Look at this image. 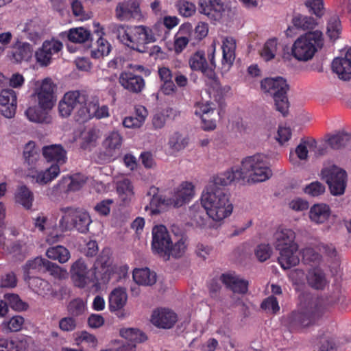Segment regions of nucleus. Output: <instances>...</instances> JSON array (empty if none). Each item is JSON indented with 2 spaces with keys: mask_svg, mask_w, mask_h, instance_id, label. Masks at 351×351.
I'll return each instance as SVG.
<instances>
[{
  "mask_svg": "<svg viewBox=\"0 0 351 351\" xmlns=\"http://www.w3.org/2000/svg\"><path fill=\"white\" fill-rule=\"evenodd\" d=\"M308 285L313 289H324L326 285V279L324 272L320 269L314 268L308 271L306 274Z\"/></svg>",
  "mask_w": 351,
  "mask_h": 351,
  "instance_id": "obj_37",
  "label": "nucleus"
},
{
  "mask_svg": "<svg viewBox=\"0 0 351 351\" xmlns=\"http://www.w3.org/2000/svg\"><path fill=\"white\" fill-rule=\"evenodd\" d=\"M111 51V45L108 40L102 36H99L97 41V49L91 51V57L93 58H99L106 56Z\"/></svg>",
  "mask_w": 351,
  "mask_h": 351,
  "instance_id": "obj_51",
  "label": "nucleus"
},
{
  "mask_svg": "<svg viewBox=\"0 0 351 351\" xmlns=\"http://www.w3.org/2000/svg\"><path fill=\"white\" fill-rule=\"evenodd\" d=\"M292 23L297 29L303 30L313 29L317 25L315 20L313 17L301 14H296L293 16Z\"/></svg>",
  "mask_w": 351,
  "mask_h": 351,
  "instance_id": "obj_46",
  "label": "nucleus"
},
{
  "mask_svg": "<svg viewBox=\"0 0 351 351\" xmlns=\"http://www.w3.org/2000/svg\"><path fill=\"white\" fill-rule=\"evenodd\" d=\"M117 191L123 204H128L134 196V188L128 179H123L117 183Z\"/></svg>",
  "mask_w": 351,
  "mask_h": 351,
  "instance_id": "obj_41",
  "label": "nucleus"
},
{
  "mask_svg": "<svg viewBox=\"0 0 351 351\" xmlns=\"http://www.w3.org/2000/svg\"><path fill=\"white\" fill-rule=\"evenodd\" d=\"M332 69L341 80H348L351 78V47L347 51L344 58H336L333 60Z\"/></svg>",
  "mask_w": 351,
  "mask_h": 351,
  "instance_id": "obj_24",
  "label": "nucleus"
},
{
  "mask_svg": "<svg viewBox=\"0 0 351 351\" xmlns=\"http://www.w3.org/2000/svg\"><path fill=\"white\" fill-rule=\"evenodd\" d=\"M56 84L50 78L43 80L39 88L36 90L35 95L40 108L42 110H51L56 101Z\"/></svg>",
  "mask_w": 351,
  "mask_h": 351,
  "instance_id": "obj_14",
  "label": "nucleus"
},
{
  "mask_svg": "<svg viewBox=\"0 0 351 351\" xmlns=\"http://www.w3.org/2000/svg\"><path fill=\"white\" fill-rule=\"evenodd\" d=\"M178 10L181 15L189 17L195 14L196 6L194 3L185 1L179 4Z\"/></svg>",
  "mask_w": 351,
  "mask_h": 351,
  "instance_id": "obj_63",
  "label": "nucleus"
},
{
  "mask_svg": "<svg viewBox=\"0 0 351 351\" xmlns=\"http://www.w3.org/2000/svg\"><path fill=\"white\" fill-rule=\"evenodd\" d=\"M17 108V95L10 88L3 89L0 92V112L6 118L14 117Z\"/></svg>",
  "mask_w": 351,
  "mask_h": 351,
  "instance_id": "obj_20",
  "label": "nucleus"
},
{
  "mask_svg": "<svg viewBox=\"0 0 351 351\" xmlns=\"http://www.w3.org/2000/svg\"><path fill=\"white\" fill-rule=\"evenodd\" d=\"M85 309V303L80 298H76L71 300L67 306V311L73 317L82 315L84 313Z\"/></svg>",
  "mask_w": 351,
  "mask_h": 351,
  "instance_id": "obj_54",
  "label": "nucleus"
},
{
  "mask_svg": "<svg viewBox=\"0 0 351 351\" xmlns=\"http://www.w3.org/2000/svg\"><path fill=\"white\" fill-rule=\"evenodd\" d=\"M158 193V189L155 186L150 187L147 193L148 196L152 195V197L150 198L149 204L145 206V210H149L152 216L160 213L159 207L161 205L170 206L167 204L169 197H162Z\"/></svg>",
  "mask_w": 351,
  "mask_h": 351,
  "instance_id": "obj_31",
  "label": "nucleus"
},
{
  "mask_svg": "<svg viewBox=\"0 0 351 351\" xmlns=\"http://www.w3.org/2000/svg\"><path fill=\"white\" fill-rule=\"evenodd\" d=\"M46 256L49 258L58 261L60 263L67 262L70 258L69 251L62 245H56L49 247Z\"/></svg>",
  "mask_w": 351,
  "mask_h": 351,
  "instance_id": "obj_42",
  "label": "nucleus"
},
{
  "mask_svg": "<svg viewBox=\"0 0 351 351\" xmlns=\"http://www.w3.org/2000/svg\"><path fill=\"white\" fill-rule=\"evenodd\" d=\"M70 273L74 285L78 288H84L90 282L89 270L82 258L73 263Z\"/></svg>",
  "mask_w": 351,
  "mask_h": 351,
  "instance_id": "obj_22",
  "label": "nucleus"
},
{
  "mask_svg": "<svg viewBox=\"0 0 351 351\" xmlns=\"http://www.w3.org/2000/svg\"><path fill=\"white\" fill-rule=\"evenodd\" d=\"M215 51V48H210L208 50L209 63L205 58L204 51H196L189 59L191 69L193 71H201L209 79H213L215 77V69L216 67Z\"/></svg>",
  "mask_w": 351,
  "mask_h": 351,
  "instance_id": "obj_11",
  "label": "nucleus"
},
{
  "mask_svg": "<svg viewBox=\"0 0 351 351\" xmlns=\"http://www.w3.org/2000/svg\"><path fill=\"white\" fill-rule=\"evenodd\" d=\"M28 284L31 289L43 297L53 295V290L49 282L38 277H29Z\"/></svg>",
  "mask_w": 351,
  "mask_h": 351,
  "instance_id": "obj_36",
  "label": "nucleus"
},
{
  "mask_svg": "<svg viewBox=\"0 0 351 351\" xmlns=\"http://www.w3.org/2000/svg\"><path fill=\"white\" fill-rule=\"evenodd\" d=\"M113 32L121 43L142 53L148 51V44L156 41L152 29L145 25L129 27L124 25H116Z\"/></svg>",
  "mask_w": 351,
  "mask_h": 351,
  "instance_id": "obj_3",
  "label": "nucleus"
},
{
  "mask_svg": "<svg viewBox=\"0 0 351 351\" xmlns=\"http://www.w3.org/2000/svg\"><path fill=\"white\" fill-rule=\"evenodd\" d=\"M247 176L254 182H261L268 180L272 176L267 158L261 154L247 156L241 161V167H232L230 169L214 176L215 178H228L229 182L221 185L225 186L232 182L243 180Z\"/></svg>",
  "mask_w": 351,
  "mask_h": 351,
  "instance_id": "obj_2",
  "label": "nucleus"
},
{
  "mask_svg": "<svg viewBox=\"0 0 351 351\" xmlns=\"http://www.w3.org/2000/svg\"><path fill=\"white\" fill-rule=\"evenodd\" d=\"M328 143L332 149H339L351 143V135L344 132H339L330 137Z\"/></svg>",
  "mask_w": 351,
  "mask_h": 351,
  "instance_id": "obj_48",
  "label": "nucleus"
},
{
  "mask_svg": "<svg viewBox=\"0 0 351 351\" xmlns=\"http://www.w3.org/2000/svg\"><path fill=\"white\" fill-rule=\"evenodd\" d=\"M132 276L134 280L141 285L152 286L156 282V274L147 267L135 269Z\"/></svg>",
  "mask_w": 351,
  "mask_h": 351,
  "instance_id": "obj_34",
  "label": "nucleus"
},
{
  "mask_svg": "<svg viewBox=\"0 0 351 351\" xmlns=\"http://www.w3.org/2000/svg\"><path fill=\"white\" fill-rule=\"evenodd\" d=\"M261 308L267 312H271L272 314H276L280 311L278 301L274 295H270L263 300Z\"/></svg>",
  "mask_w": 351,
  "mask_h": 351,
  "instance_id": "obj_56",
  "label": "nucleus"
},
{
  "mask_svg": "<svg viewBox=\"0 0 351 351\" xmlns=\"http://www.w3.org/2000/svg\"><path fill=\"white\" fill-rule=\"evenodd\" d=\"M223 57L221 64L223 69L228 70L232 65L235 59L236 42L231 37L226 38L222 45Z\"/></svg>",
  "mask_w": 351,
  "mask_h": 351,
  "instance_id": "obj_29",
  "label": "nucleus"
},
{
  "mask_svg": "<svg viewBox=\"0 0 351 351\" xmlns=\"http://www.w3.org/2000/svg\"><path fill=\"white\" fill-rule=\"evenodd\" d=\"M113 203L111 199H104L96 204L95 211L100 215L107 216L110 212V206Z\"/></svg>",
  "mask_w": 351,
  "mask_h": 351,
  "instance_id": "obj_62",
  "label": "nucleus"
},
{
  "mask_svg": "<svg viewBox=\"0 0 351 351\" xmlns=\"http://www.w3.org/2000/svg\"><path fill=\"white\" fill-rule=\"evenodd\" d=\"M278 44L276 38L267 40L261 51V57L266 61L274 59L277 53Z\"/></svg>",
  "mask_w": 351,
  "mask_h": 351,
  "instance_id": "obj_49",
  "label": "nucleus"
},
{
  "mask_svg": "<svg viewBox=\"0 0 351 351\" xmlns=\"http://www.w3.org/2000/svg\"><path fill=\"white\" fill-rule=\"evenodd\" d=\"M186 144V140L183 138L182 135L178 132L173 134L169 140V145L170 148L174 151H180L184 149Z\"/></svg>",
  "mask_w": 351,
  "mask_h": 351,
  "instance_id": "obj_57",
  "label": "nucleus"
},
{
  "mask_svg": "<svg viewBox=\"0 0 351 351\" xmlns=\"http://www.w3.org/2000/svg\"><path fill=\"white\" fill-rule=\"evenodd\" d=\"M308 12L315 15L317 18H321L325 13L324 0H306L304 3Z\"/></svg>",
  "mask_w": 351,
  "mask_h": 351,
  "instance_id": "obj_53",
  "label": "nucleus"
},
{
  "mask_svg": "<svg viewBox=\"0 0 351 351\" xmlns=\"http://www.w3.org/2000/svg\"><path fill=\"white\" fill-rule=\"evenodd\" d=\"M33 53L32 45L17 38L12 45L7 56L12 62L21 64L23 62H29L32 58Z\"/></svg>",
  "mask_w": 351,
  "mask_h": 351,
  "instance_id": "obj_15",
  "label": "nucleus"
},
{
  "mask_svg": "<svg viewBox=\"0 0 351 351\" xmlns=\"http://www.w3.org/2000/svg\"><path fill=\"white\" fill-rule=\"evenodd\" d=\"M88 96L79 90H71L66 93L58 104V112L60 117L67 118L73 112L76 122H87L89 112L87 110Z\"/></svg>",
  "mask_w": 351,
  "mask_h": 351,
  "instance_id": "obj_5",
  "label": "nucleus"
},
{
  "mask_svg": "<svg viewBox=\"0 0 351 351\" xmlns=\"http://www.w3.org/2000/svg\"><path fill=\"white\" fill-rule=\"evenodd\" d=\"M198 4L199 12L215 21L221 20L226 10L221 0H199Z\"/></svg>",
  "mask_w": 351,
  "mask_h": 351,
  "instance_id": "obj_18",
  "label": "nucleus"
},
{
  "mask_svg": "<svg viewBox=\"0 0 351 351\" xmlns=\"http://www.w3.org/2000/svg\"><path fill=\"white\" fill-rule=\"evenodd\" d=\"M43 156L48 162H54L50 167L45 171L38 172L33 176L36 182L40 184H46L58 177L60 174V165L66 162V152L60 145H51L43 147Z\"/></svg>",
  "mask_w": 351,
  "mask_h": 351,
  "instance_id": "obj_6",
  "label": "nucleus"
},
{
  "mask_svg": "<svg viewBox=\"0 0 351 351\" xmlns=\"http://www.w3.org/2000/svg\"><path fill=\"white\" fill-rule=\"evenodd\" d=\"M324 45L323 34L320 31L309 32L296 39L291 47L292 56L299 61L311 60Z\"/></svg>",
  "mask_w": 351,
  "mask_h": 351,
  "instance_id": "obj_7",
  "label": "nucleus"
},
{
  "mask_svg": "<svg viewBox=\"0 0 351 351\" xmlns=\"http://www.w3.org/2000/svg\"><path fill=\"white\" fill-rule=\"evenodd\" d=\"M41 108L36 107H29L25 110L27 118L32 122L43 123L46 120V113Z\"/></svg>",
  "mask_w": 351,
  "mask_h": 351,
  "instance_id": "obj_55",
  "label": "nucleus"
},
{
  "mask_svg": "<svg viewBox=\"0 0 351 351\" xmlns=\"http://www.w3.org/2000/svg\"><path fill=\"white\" fill-rule=\"evenodd\" d=\"M128 295L125 289L118 287L113 289L108 297V306L110 312L122 309L126 304Z\"/></svg>",
  "mask_w": 351,
  "mask_h": 351,
  "instance_id": "obj_30",
  "label": "nucleus"
},
{
  "mask_svg": "<svg viewBox=\"0 0 351 351\" xmlns=\"http://www.w3.org/2000/svg\"><path fill=\"white\" fill-rule=\"evenodd\" d=\"M302 261L305 264L318 265L322 261V255L312 247H306L302 251Z\"/></svg>",
  "mask_w": 351,
  "mask_h": 351,
  "instance_id": "obj_52",
  "label": "nucleus"
},
{
  "mask_svg": "<svg viewBox=\"0 0 351 351\" xmlns=\"http://www.w3.org/2000/svg\"><path fill=\"white\" fill-rule=\"evenodd\" d=\"M331 215L330 206L324 203L313 204L309 210L308 217L311 222L322 224L327 221Z\"/></svg>",
  "mask_w": 351,
  "mask_h": 351,
  "instance_id": "obj_27",
  "label": "nucleus"
},
{
  "mask_svg": "<svg viewBox=\"0 0 351 351\" xmlns=\"http://www.w3.org/2000/svg\"><path fill=\"white\" fill-rule=\"evenodd\" d=\"M15 201L25 209L30 210L34 200L33 192L25 185L19 186L15 193Z\"/></svg>",
  "mask_w": 351,
  "mask_h": 351,
  "instance_id": "obj_35",
  "label": "nucleus"
},
{
  "mask_svg": "<svg viewBox=\"0 0 351 351\" xmlns=\"http://www.w3.org/2000/svg\"><path fill=\"white\" fill-rule=\"evenodd\" d=\"M304 191L312 197H317L324 193L325 186L318 181L313 182L305 186Z\"/></svg>",
  "mask_w": 351,
  "mask_h": 351,
  "instance_id": "obj_58",
  "label": "nucleus"
},
{
  "mask_svg": "<svg viewBox=\"0 0 351 351\" xmlns=\"http://www.w3.org/2000/svg\"><path fill=\"white\" fill-rule=\"evenodd\" d=\"M221 282L234 293H245L248 289V282L239 278L237 276L223 274L221 276Z\"/></svg>",
  "mask_w": 351,
  "mask_h": 351,
  "instance_id": "obj_28",
  "label": "nucleus"
},
{
  "mask_svg": "<svg viewBox=\"0 0 351 351\" xmlns=\"http://www.w3.org/2000/svg\"><path fill=\"white\" fill-rule=\"evenodd\" d=\"M115 16L120 21H129L131 19L140 20L142 14L137 0H123L115 8Z\"/></svg>",
  "mask_w": 351,
  "mask_h": 351,
  "instance_id": "obj_16",
  "label": "nucleus"
},
{
  "mask_svg": "<svg viewBox=\"0 0 351 351\" xmlns=\"http://www.w3.org/2000/svg\"><path fill=\"white\" fill-rule=\"evenodd\" d=\"M186 242V239L184 237H181L178 241L175 242L174 244L171 241V246L169 247L168 256H166L165 260H169L170 256H172L175 258H180L185 253L187 247Z\"/></svg>",
  "mask_w": 351,
  "mask_h": 351,
  "instance_id": "obj_50",
  "label": "nucleus"
},
{
  "mask_svg": "<svg viewBox=\"0 0 351 351\" xmlns=\"http://www.w3.org/2000/svg\"><path fill=\"white\" fill-rule=\"evenodd\" d=\"M322 174L328 184L330 193L333 195L343 194L346 187V171L335 165L325 168Z\"/></svg>",
  "mask_w": 351,
  "mask_h": 351,
  "instance_id": "obj_12",
  "label": "nucleus"
},
{
  "mask_svg": "<svg viewBox=\"0 0 351 351\" xmlns=\"http://www.w3.org/2000/svg\"><path fill=\"white\" fill-rule=\"evenodd\" d=\"M261 88L265 93L272 96L276 110L280 112L283 117L289 112V102L287 92L289 86L282 77H267L261 82Z\"/></svg>",
  "mask_w": 351,
  "mask_h": 351,
  "instance_id": "obj_8",
  "label": "nucleus"
},
{
  "mask_svg": "<svg viewBox=\"0 0 351 351\" xmlns=\"http://www.w3.org/2000/svg\"><path fill=\"white\" fill-rule=\"evenodd\" d=\"M120 335L130 343L136 345V343H143L147 339L146 335L137 328H122L120 330Z\"/></svg>",
  "mask_w": 351,
  "mask_h": 351,
  "instance_id": "obj_45",
  "label": "nucleus"
},
{
  "mask_svg": "<svg viewBox=\"0 0 351 351\" xmlns=\"http://www.w3.org/2000/svg\"><path fill=\"white\" fill-rule=\"evenodd\" d=\"M316 144V142L313 139H305L302 138L299 145L296 147L295 149V154L292 152L290 153L289 160L291 162H296V160L294 158V155L301 160H306L308 158V148L311 149L314 147Z\"/></svg>",
  "mask_w": 351,
  "mask_h": 351,
  "instance_id": "obj_39",
  "label": "nucleus"
},
{
  "mask_svg": "<svg viewBox=\"0 0 351 351\" xmlns=\"http://www.w3.org/2000/svg\"><path fill=\"white\" fill-rule=\"evenodd\" d=\"M40 157V150L36 146L35 142L32 141L28 142L23 149V158L24 163L27 165L29 169L36 168Z\"/></svg>",
  "mask_w": 351,
  "mask_h": 351,
  "instance_id": "obj_33",
  "label": "nucleus"
},
{
  "mask_svg": "<svg viewBox=\"0 0 351 351\" xmlns=\"http://www.w3.org/2000/svg\"><path fill=\"white\" fill-rule=\"evenodd\" d=\"M274 247L280 252L278 261L283 269H289L300 263L295 233L289 228L278 230L274 234Z\"/></svg>",
  "mask_w": 351,
  "mask_h": 351,
  "instance_id": "obj_4",
  "label": "nucleus"
},
{
  "mask_svg": "<svg viewBox=\"0 0 351 351\" xmlns=\"http://www.w3.org/2000/svg\"><path fill=\"white\" fill-rule=\"evenodd\" d=\"M193 195L194 186L191 182H184L174 189L173 194L169 197L167 204L173 207H180L189 202Z\"/></svg>",
  "mask_w": 351,
  "mask_h": 351,
  "instance_id": "obj_21",
  "label": "nucleus"
},
{
  "mask_svg": "<svg viewBox=\"0 0 351 351\" xmlns=\"http://www.w3.org/2000/svg\"><path fill=\"white\" fill-rule=\"evenodd\" d=\"M42 46L52 57L53 55L58 53L63 47L62 43L58 40L52 38L51 40H45Z\"/></svg>",
  "mask_w": 351,
  "mask_h": 351,
  "instance_id": "obj_59",
  "label": "nucleus"
},
{
  "mask_svg": "<svg viewBox=\"0 0 351 351\" xmlns=\"http://www.w3.org/2000/svg\"><path fill=\"white\" fill-rule=\"evenodd\" d=\"M119 83L130 93H141L145 88L144 78L131 71H123L119 74Z\"/></svg>",
  "mask_w": 351,
  "mask_h": 351,
  "instance_id": "obj_17",
  "label": "nucleus"
},
{
  "mask_svg": "<svg viewBox=\"0 0 351 351\" xmlns=\"http://www.w3.org/2000/svg\"><path fill=\"white\" fill-rule=\"evenodd\" d=\"M194 108L195 114L202 119V127L204 130H213L216 128L215 120L212 117L215 109V105L213 103L196 102Z\"/></svg>",
  "mask_w": 351,
  "mask_h": 351,
  "instance_id": "obj_19",
  "label": "nucleus"
},
{
  "mask_svg": "<svg viewBox=\"0 0 351 351\" xmlns=\"http://www.w3.org/2000/svg\"><path fill=\"white\" fill-rule=\"evenodd\" d=\"M322 315L321 306L311 301L305 307L292 311L287 318V324L290 331H299L315 324Z\"/></svg>",
  "mask_w": 351,
  "mask_h": 351,
  "instance_id": "obj_9",
  "label": "nucleus"
},
{
  "mask_svg": "<svg viewBox=\"0 0 351 351\" xmlns=\"http://www.w3.org/2000/svg\"><path fill=\"white\" fill-rule=\"evenodd\" d=\"M63 213L59 225L63 231L76 230L79 232L86 233L91 223L88 213L84 209L75 207H66L61 209Z\"/></svg>",
  "mask_w": 351,
  "mask_h": 351,
  "instance_id": "obj_10",
  "label": "nucleus"
},
{
  "mask_svg": "<svg viewBox=\"0 0 351 351\" xmlns=\"http://www.w3.org/2000/svg\"><path fill=\"white\" fill-rule=\"evenodd\" d=\"M122 144V136L116 131L108 134L104 139L102 145L108 155L112 156L117 151L119 150Z\"/></svg>",
  "mask_w": 351,
  "mask_h": 351,
  "instance_id": "obj_38",
  "label": "nucleus"
},
{
  "mask_svg": "<svg viewBox=\"0 0 351 351\" xmlns=\"http://www.w3.org/2000/svg\"><path fill=\"white\" fill-rule=\"evenodd\" d=\"M87 110L89 112V117L87 118V121L93 118L100 119L110 116L108 106L103 105L99 106L98 100L88 101Z\"/></svg>",
  "mask_w": 351,
  "mask_h": 351,
  "instance_id": "obj_40",
  "label": "nucleus"
},
{
  "mask_svg": "<svg viewBox=\"0 0 351 351\" xmlns=\"http://www.w3.org/2000/svg\"><path fill=\"white\" fill-rule=\"evenodd\" d=\"M59 328L64 332L73 331L76 328V321L73 317H63L59 322Z\"/></svg>",
  "mask_w": 351,
  "mask_h": 351,
  "instance_id": "obj_64",
  "label": "nucleus"
},
{
  "mask_svg": "<svg viewBox=\"0 0 351 351\" xmlns=\"http://www.w3.org/2000/svg\"><path fill=\"white\" fill-rule=\"evenodd\" d=\"M152 250L154 254L165 259L168 256L171 238L164 225H157L152 228Z\"/></svg>",
  "mask_w": 351,
  "mask_h": 351,
  "instance_id": "obj_13",
  "label": "nucleus"
},
{
  "mask_svg": "<svg viewBox=\"0 0 351 351\" xmlns=\"http://www.w3.org/2000/svg\"><path fill=\"white\" fill-rule=\"evenodd\" d=\"M86 178L82 173H75L71 176L63 177L55 186L56 188L64 189L65 191H79L86 183Z\"/></svg>",
  "mask_w": 351,
  "mask_h": 351,
  "instance_id": "obj_26",
  "label": "nucleus"
},
{
  "mask_svg": "<svg viewBox=\"0 0 351 351\" xmlns=\"http://www.w3.org/2000/svg\"><path fill=\"white\" fill-rule=\"evenodd\" d=\"M66 36L68 40L72 43H83L88 40L90 32L84 27H77L71 29Z\"/></svg>",
  "mask_w": 351,
  "mask_h": 351,
  "instance_id": "obj_47",
  "label": "nucleus"
},
{
  "mask_svg": "<svg viewBox=\"0 0 351 351\" xmlns=\"http://www.w3.org/2000/svg\"><path fill=\"white\" fill-rule=\"evenodd\" d=\"M26 346L27 341L24 337L12 340L0 339V351H24Z\"/></svg>",
  "mask_w": 351,
  "mask_h": 351,
  "instance_id": "obj_43",
  "label": "nucleus"
},
{
  "mask_svg": "<svg viewBox=\"0 0 351 351\" xmlns=\"http://www.w3.org/2000/svg\"><path fill=\"white\" fill-rule=\"evenodd\" d=\"M152 323L161 328H171L177 322V315L172 311L161 308L153 311Z\"/></svg>",
  "mask_w": 351,
  "mask_h": 351,
  "instance_id": "obj_23",
  "label": "nucleus"
},
{
  "mask_svg": "<svg viewBox=\"0 0 351 351\" xmlns=\"http://www.w3.org/2000/svg\"><path fill=\"white\" fill-rule=\"evenodd\" d=\"M109 256L105 254L99 255L93 265L94 278L97 280L105 282L109 280L108 264Z\"/></svg>",
  "mask_w": 351,
  "mask_h": 351,
  "instance_id": "obj_32",
  "label": "nucleus"
},
{
  "mask_svg": "<svg viewBox=\"0 0 351 351\" xmlns=\"http://www.w3.org/2000/svg\"><path fill=\"white\" fill-rule=\"evenodd\" d=\"M342 26L339 17L337 14L331 16L327 23L326 34L330 40H335L341 34Z\"/></svg>",
  "mask_w": 351,
  "mask_h": 351,
  "instance_id": "obj_44",
  "label": "nucleus"
},
{
  "mask_svg": "<svg viewBox=\"0 0 351 351\" xmlns=\"http://www.w3.org/2000/svg\"><path fill=\"white\" fill-rule=\"evenodd\" d=\"M35 58L36 62L41 66H47L50 64L52 59V57L43 46L36 51Z\"/></svg>",
  "mask_w": 351,
  "mask_h": 351,
  "instance_id": "obj_61",
  "label": "nucleus"
},
{
  "mask_svg": "<svg viewBox=\"0 0 351 351\" xmlns=\"http://www.w3.org/2000/svg\"><path fill=\"white\" fill-rule=\"evenodd\" d=\"M228 178L210 179L201 197V204H194L189 208V217L193 224L201 228L211 226L213 221H220L231 215L233 206L221 183L230 182Z\"/></svg>",
  "mask_w": 351,
  "mask_h": 351,
  "instance_id": "obj_1",
  "label": "nucleus"
},
{
  "mask_svg": "<svg viewBox=\"0 0 351 351\" xmlns=\"http://www.w3.org/2000/svg\"><path fill=\"white\" fill-rule=\"evenodd\" d=\"M158 74L162 83L160 87V92L165 95L175 93L177 88L173 81V75L171 70L167 66H159L158 68Z\"/></svg>",
  "mask_w": 351,
  "mask_h": 351,
  "instance_id": "obj_25",
  "label": "nucleus"
},
{
  "mask_svg": "<svg viewBox=\"0 0 351 351\" xmlns=\"http://www.w3.org/2000/svg\"><path fill=\"white\" fill-rule=\"evenodd\" d=\"M272 254V249L269 244H260L255 250V255L260 262L269 259Z\"/></svg>",
  "mask_w": 351,
  "mask_h": 351,
  "instance_id": "obj_60",
  "label": "nucleus"
}]
</instances>
